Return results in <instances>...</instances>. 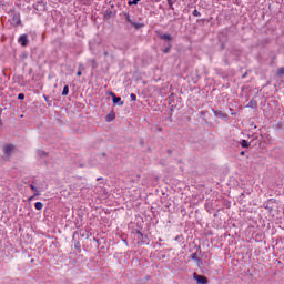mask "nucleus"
Returning a JSON list of instances; mask_svg holds the SVG:
<instances>
[{
    "mask_svg": "<svg viewBox=\"0 0 284 284\" xmlns=\"http://www.w3.org/2000/svg\"><path fill=\"white\" fill-rule=\"evenodd\" d=\"M33 9L36 14H43V12H45V10H48V3L43 0H39L37 3L33 4Z\"/></svg>",
    "mask_w": 284,
    "mask_h": 284,
    "instance_id": "f257e3e1",
    "label": "nucleus"
},
{
    "mask_svg": "<svg viewBox=\"0 0 284 284\" xmlns=\"http://www.w3.org/2000/svg\"><path fill=\"white\" fill-rule=\"evenodd\" d=\"M124 19L126 21V23H130V26H132L133 28H135V30H141V28H143V23H139L132 20V16L129 12L124 13Z\"/></svg>",
    "mask_w": 284,
    "mask_h": 284,
    "instance_id": "f03ea898",
    "label": "nucleus"
},
{
    "mask_svg": "<svg viewBox=\"0 0 284 284\" xmlns=\"http://www.w3.org/2000/svg\"><path fill=\"white\" fill-rule=\"evenodd\" d=\"M156 34L161 41H164V44L174 42V37H172V34L170 33H163L161 31H156Z\"/></svg>",
    "mask_w": 284,
    "mask_h": 284,
    "instance_id": "7ed1b4c3",
    "label": "nucleus"
},
{
    "mask_svg": "<svg viewBox=\"0 0 284 284\" xmlns=\"http://www.w3.org/2000/svg\"><path fill=\"white\" fill-rule=\"evenodd\" d=\"M138 235V245H150V237L143 234L141 231H136Z\"/></svg>",
    "mask_w": 284,
    "mask_h": 284,
    "instance_id": "20e7f679",
    "label": "nucleus"
},
{
    "mask_svg": "<svg viewBox=\"0 0 284 284\" xmlns=\"http://www.w3.org/2000/svg\"><path fill=\"white\" fill-rule=\"evenodd\" d=\"M18 43L22 47V48H28V45L30 44V39H28V34H21L18 38Z\"/></svg>",
    "mask_w": 284,
    "mask_h": 284,
    "instance_id": "39448f33",
    "label": "nucleus"
},
{
    "mask_svg": "<svg viewBox=\"0 0 284 284\" xmlns=\"http://www.w3.org/2000/svg\"><path fill=\"white\" fill-rule=\"evenodd\" d=\"M193 278L197 284H207L210 281L205 275H199L197 273H193Z\"/></svg>",
    "mask_w": 284,
    "mask_h": 284,
    "instance_id": "423d86ee",
    "label": "nucleus"
},
{
    "mask_svg": "<svg viewBox=\"0 0 284 284\" xmlns=\"http://www.w3.org/2000/svg\"><path fill=\"white\" fill-rule=\"evenodd\" d=\"M212 112H213L214 116H217L219 119H227V114H225V112H223L221 110L212 109Z\"/></svg>",
    "mask_w": 284,
    "mask_h": 284,
    "instance_id": "0eeeda50",
    "label": "nucleus"
},
{
    "mask_svg": "<svg viewBox=\"0 0 284 284\" xmlns=\"http://www.w3.org/2000/svg\"><path fill=\"white\" fill-rule=\"evenodd\" d=\"M12 23H14V26H21V14L13 13Z\"/></svg>",
    "mask_w": 284,
    "mask_h": 284,
    "instance_id": "6e6552de",
    "label": "nucleus"
},
{
    "mask_svg": "<svg viewBox=\"0 0 284 284\" xmlns=\"http://www.w3.org/2000/svg\"><path fill=\"white\" fill-rule=\"evenodd\" d=\"M116 119V113L114 111H111L109 114L105 115V121L108 123H111V121H114Z\"/></svg>",
    "mask_w": 284,
    "mask_h": 284,
    "instance_id": "1a4fd4ad",
    "label": "nucleus"
},
{
    "mask_svg": "<svg viewBox=\"0 0 284 284\" xmlns=\"http://www.w3.org/2000/svg\"><path fill=\"white\" fill-rule=\"evenodd\" d=\"M162 52H163L164 54H170V52H172V43L163 44Z\"/></svg>",
    "mask_w": 284,
    "mask_h": 284,
    "instance_id": "9d476101",
    "label": "nucleus"
},
{
    "mask_svg": "<svg viewBox=\"0 0 284 284\" xmlns=\"http://www.w3.org/2000/svg\"><path fill=\"white\" fill-rule=\"evenodd\" d=\"M246 108H251V110H256L258 108V104L256 103V100H254V98H253L250 100Z\"/></svg>",
    "mask_w": 284,
    "mask_h": 284,
    "instance_id": "9b49d317",
    "label": "nucleus"
},
{
    "mask_svg": "<svg viewBox=\"0 0 284 284\" xmlns=\"http://www.w3.org/2000/svg\"><path fill=\"white\" fill-rule=\"evenodd\" d=\"M112 101H113V105H120V106H122L123 103H124V102L121 100V97H116V95H113Z\"/></svg>",
    "mask_w": 284,
    "mask_h": 284,
    "instance_id": "f8f14e48",
    "label": "nucleus"
},
{
    "mask_svg": "<svg viewBox=\"0 0 284 284\" xmlns=\"http://www.w3.org/2000/svg\"><path fill=\"white\" fill-rule=\"evenodd\" d=\"M13 150H14V145H12V144H9V145L4 146L6 156H10V154H12Z\"/></svg>",
    "mask_w": 284,
    "mask_h": 284,
    "instance_id": "ddd939ff",
    "label": "nucleus"
},
{
    "mask_svg": "<svg viewBox=\"0 0 284 284\" xmlns=\"http://www.w3.org/2000/svg\"><path fill=\"white\" fill-rule=\"evenodd\" d=\"M191 260L195 261L197 265H203V261H201V258H199V256L196 255V253H192L191 254Z\"/></svg>",
    "mask_w": 284,
    "mask_h": 284,
    "instance_id": "4468645a",
    "label": "nucleus"
},
{
    "mask_svg": "<svg viewBox=\"0 0 284 284\" xmlns=\"http://www.w3.org/2000/svg\"><path fill=\"white\" fill-rule=\"evenodd\" d=\"M70 94V87L64 85L62 90V97H68Z\"/></svg>",
    "mask_w": 284,
    "mask_h": 284,
    "instance_id": "2eb2a0df",
    "label": "nucleus"
},
{
    "mask_svg": "<svg viewBox=\"0 0 284 284\" xmlns=\"http://www.w3.org/2000/svg\"><path fill=\"white\" fill-rule=\"evenodd\" d=\"M38 155L40 156V159H45V156H49V153L43 150H39Z\"/></svg>",
    "mask_w": 284,
    "mask_h": 284,
    "instance_id": "dca6fc26",
    "label": "nucleus"
},
{
    "mask_svg": "<svg viewBox=\"0 0 284 284\" xmlns=\"http://www.w3.org/2000/svg\"><path fill=\"white\" fill-rule=\"evenodd\" d=\"M90 63H91V68H92V70H97V68H98V63H97V59H91L90 60Z\"/></svg>",
    "mask_w": 284,
    "mask_h": 284,
    "instance_id": "f3484780",
    "label": "nucleus"
},
{
    "mask_svg": "<svg viewBox=\"0 0 284 284\" xmlns=\"http://www.w3.org/2000/svg\"><path fill=\"white\" fill-rule=\"evenodd\" d=\"M33 192H34L33 196H41V192H43V187H40V189L38 187Z\"/></svg>",
    "mask_w": 284,
    "mask_h": 284,
    "instance_id": "a211bd4d",
    "label": "nucleus"
},
{
    "mask_svg": "<svg viewBox=\"0 0 284 284\" xmlns=\"http://www.w3.org/2000/svg\"><path fill=\"white\" fill-rule=\"evenodd\" d=\"M241 148H245V149L250 148V142H247V140H242Z\"/></svg>",
    "mask_w": 284,
    "mask_h": 284,
    "instance_id": "6ab92c4d",
    "label": "nucleus"
},
{
    "mask_svg": "<svg viewBox=\"0 0 284 284\" xmlns=\"http://www.w3.org/2000/svg\"><path fill=\"white\" fill-rule=\"evenodd\" d=\"M168 1V3H169V8L171 9V10H174V3H176V0H166Z\"/></svg>",
    "mask_w": 284,
    "mask_h": 284,
    "instance_id": "aec40b11",
    "label": "nucleus"
},
{
    "mask_svg": "<svg viewBox=\"0 0 284 284\" xmlns=\"http://www.w3.org/2000/svg\"><path fill=\"white\" fill-rule=\"evenodd\" d=\"M139 1L141 0H129L128 6H139Z\"/></svg>",
    "mask_w": 284,
    "mask_h": 284,
    "instance_id": "412c9836",
    "label": "nucleus"
},
{
    "mask_svg": "<svg viewBox=\"0 0 284 284\" xmlns=\"http://www.w3.org/2000/svg\"><path fill=\"white\" fill-rule=\"evenodd\" d=\"M34 207H36V210H38V211L43 210V204H42V202H37L36 205H34Z\"/></svg>",
    "mask_w": 284,
    "mask_h": 284,
    "instance_id": "4be33fe9",
    "label": "nucleus"
},
{
    "mask_svg": "<svg viewBox=\"0 0 284 284\" xmlns=\"http://www.w3.org/2000/svg\"><path fill=\"white\" fill-rule=\"evenodd\" d=\"M74 248H75L78 252H81V242L75 241V242H74Z\"/></svg>",
    "mask_w": 284,
    "mask_h": 284,
    "instance_id": "5701e85b",
    "label": "nucleus"
},
{
    "mask_svg": "<svg viewBox=\"0 0 284 284\" xmlns=\"http://www.w3.org/2000/svg\"><path fill=\"white\" fill-rule=\"evenodd\" d=\"M277 74H278V77H283V74H284V67H282V68H280L277 70Z\"/></svg>",
    "mask_w": 284,
    "mask_h": 284,
    "instance_id": "b1692460",
    "label": "nucleus"
},
{
    "mask_svg": "<svg viewBox=\"0 0 284 284\" xmlns=\"http://www.w3.org/2000/svg\"><path fill=\"white\" fill-rule=\"evenodd\" d=\"M111 14H112V11L106 10L104 14L105 19H110Z\"/></svg>",
    "mask_w": 284,
    "mask_h": 284,
    "instance_id": "393cba45",
    "label": "nucleus"
},
{
    "mask_svg": "<svg viewBox=\"0 0 284 284\" xmlns=\"http://www.w3.org/2000/svg\"><path fill=\"white\" fill-rule=\"evenodd\" d=\"M192 14L193 17H201V13L199 12L197 9H195Z\"/></svg>",
    "mask_w": 284,
    "mask_h": 284,
    "instance_id": "a878e982",
    "label": "nucleus"
},
{
    "mask_svg": "<svg viewBox=\"0 0 284 284\" xmlns=\"http://www.w3.org/2000/svg\"><path fill=\"white\" fill-rule=\"evenodd\" d=\"M18 99H19L20 101H23V99H26V94L19 93V94H18Z\"/></svg>",
    "mask_w": 284,
    "mask_h": 284,
    "instance_id": "bb28decb",
    "label": "nucleus"
},
{
    "mask_svg": "<svg viewBox=\"0 0 284 284\" xmlns=\"http://www.w3.org/2000/svg\"><path fill=\"white\" fill-rule=\"evenodd\" d=\"M130 99H131V101H136V94L131 93V94H130Z\"/></svg>",
    "mask_w": 284,
    "mask_h": 284,
    "instance_id": "cd10ccee",
    "label": "nucleus"
},
{
    "mask_svg": "<svg viewBox=\"0 0 284 284\" xmlns=\"http://www.w3.org/2000/svg\"><path fill=\"white\" fill-rule=\"evenodd\" d=\"M30 189L32 190V192H34V190H37L38 187L34 185V182L32 184H30Z\"/></svg>",
    "mask_w": 284,
    "mask_h": 284,
    "instance_id": "c85d7f7f",
    "label": "nucleus"
},
{
    "mask_svg": "<svg viewBox=\"0 0 284 284\" xmlns=\"http://www.w3.org/2000/svg\"><path fill=\"white\" fill-rule=\"evenodd\" d=\"M110 97H112V99H114V97H116V94L112 91L109 92Z\"/></svg>",
    "mask_w": 284,
    "mask_h": 284,
    "instance_id": "c756f323",
    "label": "nucleus"
},
{
    "mask_svg": "<svg viewBox=\"0 0 284 284\" xmlns=\"http://www.w3.org/2000/svg\"><path fill=\"white\" fill-rule=\"evenodd\" d=\"M221 50H225V42H221Z\"/></svg>",
    "mask_w": 284,
    "mask_h": 284,
    "instance_id": "7c9ffc66",
    "label": "nucleus"
},
{
    "mask_svg": "<svg viewBox=\"0 0 284 284\" xmlns=\"http://www.w3.org/2000/svg\"><path fill=\"white\" fill-rule=\"evenodd\" d=\"M166 154H169V156H172V150H166Z\"/></svg>",
    "mask_w": 284,
    "mask_h": 284,
    "instance_id": "2f4dec72",
    "label": "nucleus"
},
{
    "mask_svg": "<svg viewBox=\"0 0 284 284\" xmlns=\"http://www.w3.org/2000/svg\"><path fill=\"white\" fill-rule=\"evenodd\" d=\"M200 23H205V21H207L206 19H200L197 20Z\"/></svg>",
    "mask_w": 284,
    "mask_h": 284,
    "instance_id": "473e14b6",
    "label": "nucleus"
},
{
    "mask_svg": "<svg viewBox=\"0 0 284 284\" xmlns=\"http://www.w3.org/2000/svg\"><path fill=\"white\" fill-rule=\"evenodd\" d=\"M78 70L81 72V70H83V64H79Z\"/></svg>",
    "mask_w": 284,
    "mask_h": 284,
    "instance_id": "72a5a7b5",
    "label": "nucleus"
},
{
    "mask_svg": "<svg viewBox=\"0 0 284 284\" xmlns=\"http://www.w3.org/2000/svg\"><path fill=\"white\" fill-rule=\"evenodd\" d=\"M103 54H104V57H110V52H108V51H104Z\"/></svg>",
    "mask_w": 284,
    "mask_h": 284,
    "instance_id": "f704fd0d",
    "label": "nucleus"
},
{
    "mask_svg": "<svg viewBox=\"0 0 284 284\" xmlns=\"http://www.w3.org/2000/svg\"><path fill=\"white\" fill-rule=\"evenodd\" d=\"M240 156H245V151H241Z\"/></svg>",
    "mask_w": 284,
    "mask_h": 284,
    "instance_id": "c9c22d12",
    "label": "nucleus"
},
{
    "mask_svg": "<svg viewBox=\"0 0 284 284\" xmlns=\"http://www.w3.org/2000/svg\"><path fill=\"white\" fill-rule=\"evenodd\" d=\"M34 197H36L34 195L30 196L29 201H34Z\"/></svg>",
    "mask_w": 284,
    "mask_h": 284,
    "instance_id": "e433bc0d",
    "label": "nucleus"
},
{
    "mask_svg": "<svg viewBox=\"0 0 284 284\" xmlns=\"http://www.w3.org/2000/svg\"><path fill=\"white\" fill-rule=\"evenodd\" d=\"M82 72L81 71H78L77 72V77H81Z\"/></svg>",
    "mask_w": 284,
    "mask_h": 284,
    "instance_id": "4c0bfd02",
    "label": "nucleus"
},
{
    "mask_svg": "<svg viewBox=\"0 0 284 284\" xmlns=\"http://www.w3.org/2000/svg\"><path fill=\"white\" fill-rule=\"evenodd\" d=\"M44 101H48V95L43 94Z\"/></svg>",
    "mask_w": 284,
    "mask_h": 284,
    "instance_id": "58836bf2",
    "label": "nucleus"
},
{
    "mask_svg": "<svg viewBox=\"0 0 284 284\" xmlns=\"http://www.w3.org/2000/svg\"><path fill=\"white\" fill-rule=\"evenodd\" d=\"M123 243H124L125 245H128V240H123Z\"/></svg>",
    "mask_w": 284,
    "mask_h": 284,
    "instance_id": "ea45409f",
    "label": "nucleus"
},
{
    "mask_svg": "<svg viewBox=\"0 0 284 284\" xmlns=\"http://www.w3.org/2000/svg\"><path fill=\"white\" fill-rule=\"evenodd\" d=\"M1 125H3V122L1 121V118H0V128H1Z\"/></svg>",
    "mask_w": 284,
    "mask_h": 284,
    "instance_id": "a19ab883",
    "label": "nucleus"
},
{
    "mask_svg": "<svg viewBox=\"0 0 284 284\" xmlns=\"http://www.w3.org/2000/svg\"><path fill=\"white\" fill-rule=\"evenodd\" d=\"M197 250H199V252H200V254H201V246H199Z\"/></svg>",
    "mask_w": 284,
    "mask_h": 284,
    "instance_id": "79ce46f5",
    "label": "nucleus"
},
{
    "mask_svg": "<svg viewBox=\"0 0 284 284\" xmlns=\"http://www.w3.org/2000/svg\"><path fill=\"white\" fill-rule=\"evenodd\" d=\"M201 114H202V115L205 114V111H201Z\"/></svg>",
    "mask_w": 284,
    "mask_h": 284,
    "instance_id": "37998d69",
    "label": "nucleus"
},
{
    "mask_svg": "<svg viewBox=\"0 0 284 284\" xmlns=\"http://www.w3.org/2000/svg\"><path fill=\"white\" fill-rule=\"evenodd\" d=\"M102 178H98L97 181H101Z\"/></svg>",
    "mask_w": 284,
    "mask_h": 284,
    "instance_id": "c03bdc74",
    "label": "nucleus"
},
{
    "mask_svg": "<svg viewBox=\"0 0 284 284\" xmlns=\"http://www.w3.org/2000/svg\"><path fill=\"white\" fill-rule=\"evenodd\" d=\"M161 241H163V239L160 237V239H159V242L161 243Z\"/></svg>",
    "mask_w": 284,
    "mask_h": 284,
    "instance_id": "a18cd8bd",
    "label": "nucleus"
},
{
    "mask_svg": "<svg viewBox=\"0 0 284 284\" xmlns=\"http://www.w3.org/2000/svg\"><path fill=\"white\" fill-rule=\"evenodd\" d=\"M156 245H159V247H161V243H156Z\"/></svg>",
    "mask_w": 284,
    "mask_h": 284,
    "instance_id": "49530a36",
    "label": "nucleus"
},
{
    "mask_svg": "<svg viewBox=\"0 0 284 284\" xmlns=\"http://www.w3.org/2000/svg\"><path fill=\"white\" fill-rule=\"evenodd\" d=\"M110 58H111V59H114V57H113V55H110Z\"/></svg>",
    "mask_w": 284,
    "mask_h": 284,
    "instance_id": "de8ad7c7",
    "label": "nucleus"
},
{
    "mask_svg": "<svg viewBox=\"0 0 284 284\" xmlns=\"http://www.w3.org/2000/svg\"><path fill=\"white\" fill-rule=\"evenodd\" d=\"M94 241H97V243H99V240L94 239Z\"/></svg>",
    "mask_w": 284,
    "mask_h": 284,
    "instance_id": "09e8293b",
    "label": "nucleus"
}]
</instances>
